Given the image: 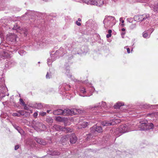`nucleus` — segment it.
Here are the masks:
<instances>
[{"instance_id":"51","label":"nucleus","mask_w":158,"mask_h":158,"mask_svg":"<svg viewBox=\"0 0 158 158\" xmlns=\"http://www.w3.org/2000/svg\"><path fill=\"white\" fill-rule=\"evenodd\" d=\"M120 21L122 23H123L124 22V21L123 20L122 18H120Z\"/></svg>"},{"instance_id":"2","label":"nucleus","mask_w":158,"mask_h":158,"mask_svg":"<svg viewBox=\"0 0 158 158\" xmlns=\"http://www.w3.org/2000/svg\"><path fill=\"white\" fill-rule=\"evenodd\" d=\"M149 17V15L146 14L135 15L134 16V19L135 21L145 22L144 23L147 24Z\"/></svg>"},{"instance_id":"6","label":"nucleus","mask_w":158,"mask_h":158,"mask_svg":"<svg viewBox=\"0 0 158 158\" xmlns=\"http://www.w3.org/2000/svg\"><path fill=\"white\" fill-rule=\"evenodd\" d=\"M77 110L76 109H72L71 110L66 109L63 110V115H73L77 114Z\"/></svg>"},{"instance_id":"53","label":"nucleus","mask_w":158,"mask_h":158,"mask_svg":"<svg viewBox=\"0 0 158 158\" xmlns=\"http://www.w3.org/2000/svg\"><path fill=\"white\" fill-rule=\"evenodd\" d=\"M127 51L128 53H130V49L129 48H127Z\"/></svg>"},{"instance_id":"58","label":"nucleus","mask_w":158,"mask_h":158,"mask_svg":"<svg viewBox=\"0 0 158 158\" xmlns=\"http://www.w3.org/2000/svg\"><path fill=\"white\" fill-rule=\"evenodd\" d=\"M81 21V19L80 18H78V21Z\"/></svg>"},{"instance_id":"32","label":"nucleus","mask_w":158,"mask_h":158,"mask_svg":"<svg viewBox=\"0 0 158 158\" xmlns=\"http://www.w3.org/2000/svg\"><path fill=\"white\" fill-rule=\"evenodd\" d=\"M127 21L128 22L130 23H132L135 22V20L134 18H129L127 19Z\"/></svg>"},{"instance_id":"12","label":"nucleus","mask_w":158,"mask_h":158,"mask_svg":"<svg viewBox=\"0 0 158 158\" xmlns=\"http://www.w3.org/2000/svg\"><path fill=\"white\" fill-rule=\"evenodd\" d=\"M17 25H15L13 27V29L15 30H20V27L18 28L17 27ZM21 31L20 32V33L21 34H23L25 36H26L27 35V29L25 28H21L20 29Z\"/></svg>"},{"instance_id":"44","label":"nucleus","mask_w":158,"mask_h":158,"mask_svg":"<svg viewBox=\"0 0 158 158\" xmlns=\"http://www.w3.org/2000/svg\"><path fill=\"white\" fill-rule=\"evenodd\" d=\"M148 32H149V33L151 35V34L153 31L154 30L153 28H151L150 29H149L148 30Z\"/></svg>"},{"instance_id":"25","label":"nucleus","mask_w":158,"mask_h":158,"mask_svg":"<svg viewBox=\"0 0 158 158\" xmlns=\"http://www.w3.org/2000/svg\"><path fill=\"white\" fill-rule=\"evenodd\" d=\"M94 90L95 89L94 87L90 86L89 89L87 90L88 91V95H89V96L91 95Z\"/></svg>"},{"instance_id":"19","label":"nucleus","mask_w":158,"mask_h":158,"mask_svg":"<svg viewBox=\"0 0 158 158\" xmlns=\"http://www.w3.org/2000/svg\"><path fill=\"white\" fill-rule=\"evenodd\" d=\"M63 87V88L64 89V90H68L70 88V86L69 85H68L66 83L64 84L62 86H60L59 87V89L60 90H62L61 88Z\"/></svg>"},{"instance_id":"54","label":"nucleus","mask_w":158,"mask_h":158,"mask_svg":"<svg viewBox=\"0 0 158 158\" xmlns=\"http://www.w3.org/2000/svg\"><path fill=\"white\" fill-rule=\"evenodd\" d=\"M90 135H91V134H88V135H87V137L86 139H87L88 138H90Z\"/></svg>"},{"instance_id":"21","label":"nucleus","mask_w":158,"mask_h":158,"mask_svg":"<svg viewBox=\"0 0 158 158\" xmlns=\"http://www.w3.org/2000/svg\"><path fill=\"white\" fill-rule=\"evenodd\" d=\"M63 110L61 109H59L56 110H54L53 112V114L56 115H59L60 114L63 115Z\"/></svg>"},{"instance_id":"60","label":"nucleus","mask_w":158,"mask_h":158,"mask_svg":"<svg viewBox=\"0 0 158 158\" xmlns=\"http://www.w3.org/2000/svg\"><path fill=\"white\" fill-rule=\"evenodd\" d=\"M112 0L114 1V2H116L118 0Z\"/></svg>"},{"instance_id":"33","label":"nucleus","mask_w":158,"mask_h":158,"mask_svg":"<svg viewBox=\"0 0 158 158\" xmlns=\"http://www.w3.org/2000/svg\"><path fill=\"white\" fill-rule=\"evenodd\" d=\"M35 107L38 109H40L42 107V105L41 103L36 104L35 105Z\"/></svg>"},{"instance_id":"30","label":"nucleus","mask_w":158,"mask_h":158,"mask_svg":"<svg viewBox=\"0 0 158 158\" xmlns=\"http://www.w3.org/2000/svg\"><path fill=\"white\" fill-rule=\"evenodd\" d=\"M62 131H65L66 132H71L72 131V130L69 127H63Z\"/></svg>"},{"instance_id":"63","label":"nucleus","mask_w":158,"mask_h":158,"mask_svg":"<svg viewBox=\"0 0 158 158\" xmlns=\"http://www.w3.org/2000/svg\"><path fill=\"white\" fill-rule=\"evenodd\" d=\"M123 25H123H124V24H122V25Z\"/></svg>"},{"instance_id":"39","label":"nucleus","mask_w":158,"mask_h":158,"mask_svg":"<svg viewBox=\"0 0 158 158\" xmlns=\"http://www.w3.org/2000/svg\"><path fill=\"white\" fill-rule=\"evenodd\" d=\"M19 53L20 55L23 56L24 55H25V54L26 52L25 51H24L23 50H22V51H19Z\"/></svg>"},{"instance_id":"37","label":"nucleus","mask_w":158,"mask_h":158,"mask_svg":"<svg viewBox=\"0 0 158 158\" xmlns=\"http://www.w3.org/2000/svg\"><path fill=\"white\" fill-rule=\"evenodd\" d=\"M46 78L47 79L52 78V76L51 73L48 72L46 74Z\"/></svg>"},{"instance_id":"9","label":"nucleus","mask_w":158,"mask_h":158,"mask_svg":"<svg viewBox=\"0 0 158 158\" xmlns=\"http://www.w3.org/2000/svg\"><path fill=\"white\" fill-rule=\"evenodd\" d=\"M90 3L92 5L100 6L104 4V0H91Z\"/></svg>"},{"instance_id":"17","label":"nucleus","mask_w":158,"mask_h":158,"mask_svg":"<svg viewBox=\"0 0 158 158\" xmlns=\"http://www.w3.org/2000/svg\"><path fill=\"white\" fill-rule=\"evenodd\" d=\"M70 142L71 143H74L77 141V138L74 134H72L70 136Z\"/></svg>"},{"instance_id":"49","label":"nucleus","mask_w":158,"mask_h":158,"mask_svg":"<svg viewBox=\"0 0 158 158\" xmlns=\"http://www.w3.org/2000/svg\"><path fill=\"white\" fill-rule=\"evenodd\" d=\"M19 148V145H17L15 146V150H16L17 149H18Z\"/></svg>"},{"instance_id":"41","label":"nucleus","mask_w":158,"mask_h":158,"mask_svg":"<svg viewBox=\"0 0 158 158\" xmlns=\"http://www.w3.org/2000/svg\"><path fill=\"white\" fill-rule=\"evenodd\" d=\"M145 105L146 108H150L152 106H156L157 105H150L149 104H146Z\"/></svg>"},{"instance_id":"23","label":"nucleus","mask_w":158,"mask_h":158,"mask_svg":"<svg viewBox=\"0 0 158 158\" xmlns=\"http://www.w3.org/2000/svg\"><path fill=\"white\" fill-rule=\"evenodd\" d=\"M60 153L57 151H50L49 152L48 154L52 156L59 155Z\"/></svg>"},{"instance_id":"59","label":"nucleus","mask_w":158,"mask_h":158,"mask_svg":"<svg viewBox=\"0 0 158 158\" xmlns=\"http://www.w3.org/2000/svg\"><path fill=\"white\" fill-rule=\"evenodd\" d=\"M50 111V110H47V113H49Z\"/></svg>"},{"instance_id":"4","label":"nucleus","mask_w":158,"mask_h":158,"mask_svg":"<svg viewBox=\"0 0 158 158\" xmlns=\"http://www.w3.org/2000/svg\"><path fill=\"white\" fill-rule=\"evenodd\" d=\"M130 127L128 124L122 125L116 129V131L120 133H124L131 131L129 129Z\"/></svg>"},{"instance_id":"3","label":"nucleus","mask_w":158,"mask_h":158,"mask_svg":"<svg viewBox=\"0 0 158 158\" xmlns=\"http://www.w3.org/2000/svg\"><path fill=\"white\" fill-rule=\"evenodd\" d=\"M140 123L141 124L139 127L141 130H147L152 129L154 126L153 124L152 123H142V122L141 121Z\"/></svg>"},{"instance_id":"22","label":"nucleus","mask_w":158,"mask_h":158,"mask_svg":"<svg viewBox=\"0 0 158 158\" xmlns=\"http://www.w3.org/2000/svg\"><path fill=\"white\" fill-rule=\"evenodd\" d=\"M62 128L63 127H61V126L57 125H55L52 127V129L53 130H55V131H62Z\"/></svg>"},{"instance_id":"26","label":"nucleus","mask_w":158,"mask_h":158,"mask_svg":"<svg viewBox=\"0 0 158 158\" xmlns=\"http://www.w3.org/2000/svg\"><path fill=\"white\" fill-rule=\"evenodd\" d=\"M150 35L149 32H148V31H145L143 33V37L144 38H148L150 37Z\"/></svg>"},{"instance_id":"7","label":"nucleus","mask_w":158,"mask_h":158,"mask_svg":"<svg viewBox=\"0 0 158 158\" xmlns=\"http://www.w3.org/2000/svg\"><path fill=\"white\" fill-rule=\"evenodd\" d=\"M30 113L27 111L23 110H19L17 111V113H14L12 114V116H17L20 117L21 116H29Z\"/></svg>"},{"instance_id":"46","label":"nucleus","mask_w":158,"mask_h":158,"mask_svg":"<svg viewBox=\"0 0 158 158\" xmlns=\"http://www.w3.org/2000/svg\"><path fill=\"white\" fill-rule=\"evenodd\" d=\"M37 115L38 113L36 112H35L33 114V116L35 118H36Z\"/></svg>"},{"instance_id":"52","label":"nucleus","mask_w":158,"mask_h":158,"mask_svg":"<svg viewBox=\"0 0 158 158\" xmlns=\"http://www.w3.org/2000/svg\"><path fill=\"white\" fill-rule=\"evenodd\" d=\"M111 34H108L106 35V37L107 38H109L111 36Z\"/></svg>"},{"instance_id":"57","label":"nucleus","mask_w":158,"mask_h":158,"mask_svg":"<svg viewBox=\"0 0 158 158\" xmlns=\"http://www.w3.org/2000/svg\"><path fill=\"white\" fill-rule=\"evenodd\" d=\"M125 29L124 28H123L121 29V31H123V32H124V31H125Z\"/></svg>"},{"instance_id":"38","label":"nucleus","mask_w":158,"mask_h":158,"mask_svg":"<svg viewBox=\"0 0 158 158\" xmlns=\"http://www.w3.org/2000/svg\"><path fill=\"white\" fill-rule=\"evenodd\" d=\"M47 122L49 123H52L53 122V119L51 118H48L46 119Z\"/></svg>"},{"instance_id":"64","label":"nucleus","mask_w":158,"mask_h":158,"mask_svg":"<svg viewBox=\"0 0 158 158\" xmlns=\"http://www.w3.org/2000/svg\"><path fill=\"white\" fill-rule=\"evenodd\" d=\"M126 47H124V48H126Z\"/></svg>"},{"instance_id":"5","label":"nucleus","mask_w":158,"mask_h":158,"mask_svg":"<svg viewBox=\"0 0 158 158\" xmlns=\"http://www.w3.org/2000/svg\"><path fill=\"white\" fill-rule=\"evenodd\" d=\"M106 107V104L105 102H102L98 103L94 106H90L89 109L91 110H96L98 109H102V108H105Z\"/></svg>"},{"instance_id":"20","label":"nucleus","mask_w":158,"mask_h":158,"mask_svg":"<svg viewBox=\"0 0 158 158\" xmlns=\"http://www.w3.org/2000/svg\"><path fill=\"white\" fill-rule=\"evenodd\" d=\"M69 137V135H67L63 136L61 139L60 141L62 143H65L68 140Z\"/></svg>"},{"instance_id":"10","label":"nucleus","mask_w":158,"mask_h":158,"mask_svg":"<svg viewBox=\"0 0 158 158\" xmlns=\"http://www.w3.org/2000/svg\"><path fill=\"white\" fill-rule=\"evenodd\" d=\"M88 91H86L84 87H81L80 89V91L79 92V95L82 97L89 96L88 95Z\"/></svg>"},{"instance_id":"45","label":"nucleus","mask_w":158,"mask_h":158,"mask_svg":"<svg viewBox=\"0 0 158 158\" xmlns=\"http://www.w3.org/2000/svg\"><path fill=\"white\" fill-rule=\"evenodd\" d=\"M149 0H141L140 2L143 3H148Z\"/></svg>"},{"instance_id":"36","label":"nucleus","mask_w":158,"mask_h":158,"mask_svg":"<svg viewBox=\"0 0 158 158\" xmlns=\"http://www.w3.org/2000/svg\"><path fill=\"white\" fill-rule=\"evenodd\" d=\"M153 10L155 12H158V3L154 5Z\"/></svg>"},{"instance_id":"55","label":"nucleus","mask_w":158,"mask_h":158,"mask_svg":"<svg viewBox=\"0 0 158 158\" xmlns=\"http://www.w3.org/2000/svg\"><path fill=\"white\" fill-rule=\"evenodd\" d=\"M125 34V32H123L121 33V35L122 36L124 35Z\"/></svg>"},{"instance_id":"56","label":"nucleus","mask_w":158,"mask_h":158,"mask_svg":"<svg viewBox=\"0 0 158 158\" xmlns=\"http://www.w3.org/2000/svg\"><path fill=\"white\" fill-rule=\"evenodd\" d=\"M108 33L109 34H111L112 32V31L111 30H109L108 31Z\"/></svg>"},{"instance_id":"1","label":"nucleus","mask_w":158,"mask_h":158,"mask_svg":"<svg viewBox=\"0 0 158 158\" xmlns=\"http://www.w3.org/2000/svg\"><path fill=\"white\" fill-rule=\"evenodd\" d=\"M116 23L114 17L112 16H106L103 21L104 27L106 29L112 27Z\"/></svg>"},{"instance_id":"31","label":"nucleus","mask_w":158,"mask_h":158,"mask_svg":"<svg viewBox=\"0 0 158 158\" xmlns=\"http://www.w3.org/2000/svg\"><path fill=\"white\" fill-rule=\"evenodd\" d=\"M136 23L135 22H134L130 25L129 26L131 30H133L136 27Z\"/></svg>"},{"instance_id":"29","label":"nucleus","mask_w":158,"mask_h":158,"mask_svg":"<svg viewBox=\"0 0 158 158\" xmlns=\"http://www.w3.org/2000/svg\"><path fill=\"white\" fill-rule=\"evenodd\" d=\"M38 124L40 125V127L39 128V129L40 130L43 131L46 129V128L45 125L43 124L42 123H38Z\"/></svg>"},{"instance_id":"40","label":"nucleus","mask_w":158,"mask_h":158,"mask_svg":"<svg viewBox=\"0 0 158 158\" xmlns=\"http://www.w3.org/2000/svg\"><path fill=\"white\" fill-rule=\"evenodd\" d=\"M19 102L20 103V104L22 105H25V103L23 101V100L22 98H20L19 99Z\"/></svg>"},{"instance_id":"24","label":"nucleus","mask_w":158,"mask_h":158,"mask_svg":"<svg viewBox=\"0 0 158 158\" xmlns=\"http://www.w3.org/2000/svg\"><path fill=\"white\" fill-rule=\"evenodd\" d=\"M35 140L38 143L40 144L45 145L46 144V142L40 139L36 138Z\"/></svg>"},{"instance_id":"42","label":"nucleus","mask_w":158,"mask_h":158,"mask_svg":"<svg viewBox=\"0 0 158 158\" xmlns=\"http://www.w3.org/2000/svg\"><path fill=\"white\" fill-rule=\"evenodd\" d=\"M46 114V113L45 112H41L40 113V115L42 116H44Z\"/></svg>"},{"instance_id":"8","label":"nucleus","mask_w":158,"mask_h":158,"mask_svg":"<svg viewBox=\"0 0 158 158\" xmlns=\"http://www.w3.org/2000/svg\"><path fill=\"white\" fill-rule=\"evenodd\" d=\"M59 52V51H56L53 54H51V58H49L47 60V63L48 65L50 66L52 65V63L55 60V57H57V56Z\"/></svg>"},{"instance_id":"15","label":"nucleus","mask_w":158,"mask_h":158,"mask_svg":"<svg viewBox=\"0 0 158 158\" xmlns=\"http://www.w3.org/2000/svg\"><path fill=\"white\" fill-rule=\"evenodd\" d=\"M0 56L1 58L4 59L5 58L10 57V56L9 54L8 51H2L0 53Z\"/></svg>"},{"instance_id":"50","label":"nucleus","mask_w":158,"mask_h":158,"mask_svg":"<svg viewBox=\"0 0 158 158\" xmlns=\"http://www.w3.org/2000/svg\"><path fill=\"white\" fill-rule=\"evenodd\" d=\"M76 23L78 26H80L81 25V24L78 21H77L76 22Z\"/></svg>"},{"instance_id":"48","label":"nucleus","mask_w":158,"mask_h":158,"mask_svg":"<svg viewBox=\"0 0 158 158\" xmlns=\"http://www.w3.org/2000/svg\"><path fill=\"white\" fill-rule=\"evenodd\" d=\"M24 106V109L25 110H27L28 109V108L26 106V105L25 104V105H23Z\"/></svg>"},{"instance_id":"28","label":"nucleus","mask_w":158,"mask_h":158,"mask_svg":"<svg viewBox=\"0 0 158 158\" xmlns=\"http://www.w3.org/2000/svg\"><path fill=\"white\" fill-rule=\"evenodd\" d=\"M13 126L20 134H22L23 133V130L21 129L19 127L16 126V125H13Z\"/></svg>"},{"instance_id":"13","label":"nucleus","mask_w":158,"mask_h":158,"mask_svg":"<svg viewBox=\"0 0 158 158\" xmlns=\"http://www.w3.org/2000/svg\"><path fill=\"white\" fill-rule=\"evenodd\" d=\"M116 120L113 121V120L112 121H105L102 123V124L104 126H109L114 125L115 123Z\"/></svg>"},{"instance_id":"35","label":"nucleus","mask_w":158,"mask_h":158,"mask_svg":"<svg viewBox=\"0 0 158 158\" xmlns=\"http://www.w3.org/2000/svg\"><path fill=\"white\" fill-rule=\"evenodd\" d=\"M88 125V123L85 122H83L81 124V125L82 127L85 128Z\"/></svg>"},{"instance_id":"18","label":"nucleus","mask_w":158,"mask_h":158,"mask_svg":"<svg viewBox=\"0 0 158 158\" xmlns=\"http://www.w3.org/2000/svg\"><path fill=\"white\" fill-rule=\"evenodd\" d=\"M69 66H67L66 68L64 69L63 70V72L65 73L68 77H72V75L70 73V70Z\"/></svg>"},{"instance_id":"27","label":"nucleus","mask_w":158,"mask_h":158,"mask_svg":"<svg viewBox=\"0 0 158 158\" xmlns=\"http://www.w3.org/2000/svg\"><path fill=\"white\" fill-rule=\"evenodd\" d=\"M123 105H124V103H123L118 102H117L116 104L114 106V107L115 108L117 109L119 108L121 106Z\"/></svg>"},{"instance_id":"16","label":"nucleus","mask_w":158,"mask_h":158,"mask_svg":"<svg viewBox=\"0 0 158 158\" xmlns=\"http://www.w3.org/2000/svg\"><path fill=\"white\" fill-rule=\"evenodd\" d=\"M16 64V62L13 60H10L6 62L5 64L6 67L9 68L14 66Z\"/></svg>"},{"instance_id":"34","label":"nucleus","mask_w":158,"mask_h":158,"mask_svg":"<svg viewBox=\"0 0 158 158\" xmlns=\"http://www.w3.org/2000/svg\"><path fill=\"white\" fill-rule=\"evenodd\" d=\"M56 120L59 122H62L63 121V118H61L60 116H57L55 117Z\"/></svg>"},{"instance_id":"43","label":"nucleus","mask_w":158,"mask_h":158,"mask_svg":"<svg viewBox=\"0 0 158 158\" xmlns=\"http://www.w3.org/2000/svg\"><path fill=\"white\" fill-rule=\"evenodd\" d=\"M82 0L83 2H85L87 4L89 3V2H90V1H91L90 0Z\"/></svg>"},{"instance_id":"62","label":"nucleus","mask_w":158,"mask_h":158,"mask_svg":"<svg viewBox=\"0 0 158 158\" xmlns=\"http://www.w3.org/2000/svg\"><path fill=\"white\" fill-rule=\"evenodd\" d=\"M155 114V113H152V114H151V115H153V114Z\"/></svg>"},{"instance_id":"11","label":"nucleus","mask_w":158,"mask_h":158,"mask_svg":"<svg viewBox=\"0 0 158 158\" xmlns=\"http://www.w3.org/2000/svg\"><path fill=\"white\" fill-rule=\"evenodd\" d=\"M91 131L92 133H94L95 131L100 133L102 132V129L100 126H97L96 125H95L91 128Z\"/></svg>"},{"instance_id":"61","label":"nucleus","mask_w":158,"mask_h":158,"mask_svg":"<svg viewBox=\"0 0 158 158\" xmlns=\"http://www.w3.org/2000/svg\"><path fill=\"white\" fill-rule=\"evenodd\" d=\"M76 1L77 2H80L79 0H76Z\"/></svg>"},{"instance_id":"47","label":"nucleus","mask_w":158,"mask_h":158,"mask_svg":"<svg viewBox=\"0 0 158 158\" xmlns=\"http://www.w3.org/2000/svg\"><path fill=\"white\" fill-rule=\"evenodd\" d=\"M38 123H40L39 122H37L36 124V126L38 128V129H39V128L40 127V125L38 124Z\"/></svg>"},{"instance_id":"14","label":"nucleus","mask_w":158,"mask_h":158,"mask_svg":"<svg viewBox=\"0 0 158 158\" xmlns=\"http://www.w3.org/2000/svg\"><path fill=\"white\" fill-rule=\"evenodd\" d=\"M16 35L12 33H10L8 35L7 37V40L12 42H15L16 41Z\"/></svg>"}]
</instances>
